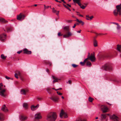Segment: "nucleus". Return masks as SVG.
<instances>
[{"instance_id":"f257e3e1","label":"nucleus","mask_w":121,"mask_h":121,"mask_svg":"<svg viewBox=\"0 0 121 121\" xmlns=\"http://www.w3.org/2000/svg\"><path fill=\"white\" fill-rule=\"evenodd\" d=\"M57 117L56 112H51L48 113L46 116V120L48 121H55Z\"/></svg>"},{"instance_id":"f03ea898","label":"nucleus","mask_w":121,"mask_h":121,"mask_svg":"<svg viewBox=\"0 0 121 121\" xmlns=\"http://www.w3.org/2000/svg\"><path fill=\"white\" fill-rule=\"evenodd\" d=\"M63 32L65 34L63 37L64 38L69 37L72 35V33L70 31L69 27L68 26H65L63 28Z\"/></svg>"},{"instance_id":"7ed1b4c3","label":"nucleus","mask_w":121,"mask_h":121,"mask_svg":"<svg viewBox=\"0 0 121 121\" xmlns=\"http://www.w3.org/2000/svg\"><path fill=\"white\" fill-rule=\"evenodd\" d=\"M117 9L114 11V14L115 16H117L118 14L121 15V3L119 5L116 6Z\"/></svg>"},{"instance_id":"20e7f679","label":"nucleus","mask_w":121,"mask_h":121,"mask_svg":"<svg viewBox=\"0 0 121 121\" xmlns=\"http://www.w3.org/2000/svg\"><path fill=\"white\" fill-rule=\"evenodd\" d=\"M103 69L105 70H111L112 69L111 64L110 63H107L102 67Z\"/></svg>"},{"instance_id":"39448f33","label":"nucleus","mask_w":121,"mask_h":121,"mask_svg":"<svg viewBox=\"0 0 121 121\" xmlns=\"http://www.w3.org/2000/svg\"><path fill=\"white\" fill-rule=\"evenodd\" d=\"M3 86V85L1 83L0 84V95L3 97H5L6 95L4 93L6 90L5 89H2V87Z\"/></svg>"},{"instance_id":"423d86ee","label":"nucleus","mask_w":121,"mask_h":121,"mask_svg":"<svg viewBox=\"0 0 121 121\" xmlns=\"http://www.w3.org/2000/svg\"><path fill=\"white\" fill-rule=\"evenodd\" d=\"M93 58L94 57L93 56H90V57H87V58L85 59L84 61L83 62H80V64L82 66H83L84 65L85 63L89 59H90L91 62H93L94 61Z\"/></svg>"},{"instance_id":"0eeeda50","label":"nucleus","mask_w":121,"mask_h":121,"mask_svg":"<svg viewBox=\"0 0 121 121\" xmlns=\"http://www.w3.org/2000/svg\"><path fill=\"white\" fill-rule=\"evenodd\" d=\"M74 2L76 3H77L78 4L80 7L82 9H84L85 8V7L87 5V4H85L86 5V6H84L82 5L81 6V4L80 3V1L81 0H73Z\"/></svg>"},{"instance_id":"6e6552de","label":"nucleus","mask_w":121,"mask_h":121,"mask_svg":"<svg viewBox=\"0 0 121 121\" xmlns=\"http://www.w3.org/2000/svg\"><path fill=\"white\" fill-rule=\"evenodd\" d=\"M49 98L55 102H58L59 99L58 97L56 96H52L51 97H50Z\"/></svg>"},{"instance_id":"1a4fd4ad","label":"nucleus","mask_w":121,"mask_h":121,"mask_svg":"<svg viewBox=\"0 0 121 121\" xmlns=\"http://www.w3.org/2000/svg\"><path fill=\"white\" fill-rule=\"evenodd\" d=\"M110 117L114 121H119V117L114 114L111 116Z\"/></svg>"},{"instance_id":"9d476101","label":"nucleus","mask_w":121,"mask_h":121,"mask_svg":"<svg viewBox=\"0 0 121 121\" xmlns=\"http://www.w3.org/2000/svg\"><path fill=\"white\" fill-rule=\"evenodd\" d=\"M101 109L103 112L105 113L108 111V108L104 105H102L100 107Z\"/></svg>"},{"instance_id":"9b49d317","label":"nucleus","mask_w":121,"mask_h":121,"mask_svg":"<svg viewBox=\"0 0 121 121\" xmlns=\"http://www.w3.org/2000/svg\"><path fill=\"white\" fill-rule=\"evenodd\" d=\"M60 116L61 118H62L64 116L65 118L67 117V116L66 113L64 112L63 110H62L60 114Z\"/></svg>"},{"instance_id":"f8f14e48","label":"nucleus","mask_w":121,"mask_h":121,"mask_svg":"<svg viewBox=\"0 0 121 121\" xmlns=\"http://www.w3.org/2000/svg\"><path fill=\"white\" fill-rule=\"evenodd\" d=\"M25 17L24 15L22 14L21 13H20L19 15H17V19L18 20H23L24 19Z\"/></svg>"},{"instance_id":"ddd939ff","label":"nucleus","mask_w":121,"mask_h":121,"mask_svg":"<svg viewBox=\"0 0 121 121\" xmlns=\"http://www.w3.org/2000/svg\"><path fill=\"white\" fill-rule=\"evenodd\" d=\"M6 35L4 33L0 35V40L2 41H4L6 39Z\"/></svg>"},{"instance_id":"4468645a","label":"nucleus","mask_w":121,"mask_h":121,"mask_svg":"<svg viewBox=\"0 0 121 121\" xmlns=\"http://www.w3.org/2000/svg\"><path fill=\"white\" fill-rule=\"evenodd\" d=\"M24 52V53L27 54H30L31 53V52L30 51H29L27 49L25 48L23 50Z\"/></svg>"},{"instance_id":"2eb2a0df","label":"nucleus","mask_w":121,"mask_h":121,"mask_svg":"<svg viewBox=\"0 0 121 121\" xmlns=\"http://www.w3.org/2000/svg\"><path fill=\"white\" fill-rule=\"evenodd\" d=\"M28 91L27 89H22L21 91V93L22 95H25Z\"/></svg>"},{"instance_id":"dca6fc26","label":"nucleus","mask_w":121,"mask_h":121,"mask_svg":"<svg viewBox=\"0 0 121 121\" xmlns=\"http://www.w3.org/2000/svg\"><path fill=\"white\" fill-rule=\"evenodd\" d=\"M39 105L37 104L36 106H34V105H32L31 107V110L32 111H34L36 109L39 107Z\"/></svg>"},{"instance_id":"f3484780","label":"nucleus","mask_w":121,"mask_h":121,"mask_svg":"<svg viewBox=\"0 0 121 121\" xmlns=\"http://www.w3.org/2000/svg\"><path fill=\"white\" fill-rule=\"evenodd\" d=\"M2 110L4 112H6L8 111V110L7 108L5 105H4L1 108Z\"/></svg>"},{"instance_id":"a211bd4d","label":"nucleus","mask_w":121,"mask_h":121,"mask_svg":"<svg viewBox=\"0 0 121 121\" xmlns=\"http://www.w3.org/2000/svg\"><path fill=\"white\" fill-rule=\"evenodd\" d=\"M35 117L36 119H39L41 118V117L39 113H37L35 115Z\"/></svg>"},{"instance_id":"6ab92c4d","label":"nucleus","mask_w":121,"mask_h":121,"mask_svg":"<svg viewBox=\"0 0 121 121\" xmlns=\"http://www.w3.org/2000/svg\"><path fill=\"white\" fill-rule=\"evenodd\" d=\"M46 90L48 92V93L49 94H51L52 93V89H51L50 88H47Z\"/></svg>"},{"instance_id":"aec40b11","label":"nucleus","mask_w":121,"mask_h":121,"mask_svg":"<svg viewBox=\"0 0 121 121\" xmlns=\"http://www.w3.org/2000/svg\"><path fill=\"white\" fill-rule=\"evenodd\" d=\"M0 21L3 23H6L8 21L3 18H0Z\"/></svg>"},{"instance_id":"412c9836","label":"nucleus","mask_w":121,"mask_h":121,"mask_svg":"<svg viewBox=\"0 0 121 121\" xmlns=\"http://www.w3.org/2000/svg\"><path fill=\"white\" fill-rule=\"evenodd\" d=\"M106 117V115L105 114H102L101 116V121H102L104 119H105Z\"/></svg>"},{"instance_id":"4be33fe9","label":"nucleus","mask_w":121,"mask_h":121,"mask_svg":"<svg viewBox=\"0 0 121 121\" xmlns=\"http://www.w3.org/2000/svg\"><path fill=\"white\" fill-rule=\"evenodd\" d=\"M97 41L95 39V38L94 37V39H93V43L95 47H96L97 46Z\"/></svg>"},{"instance_id":"5701e85b","label":"nucleus","mask_w":121,"mask_h":121,"mask_svg":"<svg viewBox=\"0 0 121 121\" xmlns=\"http://www.w3.org/2000/svg\"><path fill=\"white\" fill-rule=\"evenodd\" d=\"M4 120V116L3 114L0 113V121H3Z\"/></svg>"},{"instance_id":"b1692460","label":"nucleus","mask_w":121,"mask_h":121,"mask_svg":"<svg viewBox=\"0 0 121 121\" xmlns=\"http://www.w3.org/2000/svg\"><path fill=\"white\" fill-rule=\"evenodd\" d=\"M52 77L53 79H54L53 82V83L56 82H58V78H56L53 76H52Z\"/></svg>"},{"instance_id":"393cba45","label":"nucleus","mask_w":121,"mask_h":121,"mask_svg":"<svg viewBox=\"0 0 121 121\" xmlns=\"http://www.w3.org/2000/svg\"><path fill=\"white\" fill-rule=\"evenodd\" d=\"M93 56L94 57V58H93V59H94V61H93L92 62H95V55L94 54H91V56H90V53H88V57H90V56Z\"/></svg>"},{"instance_id":"a878e982","label":"nucleus","mask_w":121,"mask_h":121,"mask_svg":"<svg viewBox=\"0 0 121 121\" xmlns=\"http://www.w3.org/2000/svg\"><path fill=\"white\" fill-rule=\"evenodd\" d=\"M44 63L46 64H48L50 66H51L52 65V63L49 61L45 60L44 61Z\"/></svg>"},{"instance_id":"bb28decb","label":"nucleus","mask_w":121,"mask_h":121,"mask_svg":"<svg viewBox=\"0 0 121 121\" xmlns=\"http://www.w3.org/2000/svg\"><path fill=\"white\" fill-rule=\"evenodd\" d=\"M27 118L26 117L22 116L20 117V119L21 120H26Z\"/></svg>"},{"instance_id":"cd10ccee","label":"nucleus","mask_w":121,"mask_h":121,"mask_svg":"<svg viewBox=\"0 0 121 121\" xmlns=\"http://www.w3.org/2000/svg\"><path fill=\"white\" fill-rule=\"evenodd\" d=\"M86 65L87 66H89V67H90L91 66V62L89 61H87Z\"/></svg>"},{"instance_id":"c85d7f7f","label":"nucleus","mask_w":121,"mask_h":121,"mask_svg":"<svg viewBox=\"0 0 121 121\" xmlns=\"http://www.w3.org/2000/svg\"><path fill=\"white\" fill-rule=\"evenodd\" d=\"M7 57L6 56H4V55L3 54H2L1 56V58L3 60H5L6 59Z\"/></svg>"},{"instance_id":"c756f323","label":"nucleus","mask_w":121,"mask_h":121,"mask_svg":"<svg viewBox=\"0 0 121 121\" xmlns=\"http://www.w3.org/2000/svg\"><path fill=\"white\" fill-rule=\"evenodd\" d=\"M23 106L26 109L28 107V104L27 103H24L23 104Z\"/></svg>"},{"instance_id":"7c9ffc66","label":"nucleus","mask_w":121,"mask_h":121,"mask_svg":"<svg viewBox=\"0 0 121 121\" xmlns=\"http://www.w3.org/2000/svg\"><path fill=\"white\" fill-rule=\"evenodd\" d=\"M75 121H86L84 119H82L81 118H79L77 119Z\"/></svg>"},{"instance_id":"2f4dec72","label":"nucleus","mask_w":121,"mask_h":121,"mask_svg":"<svg viewBox=\"0 0 121 121\" xmlns=\"http://www.w3.org/2000/svg\"><path fill=\"white\" fill-rule=\"evenodd\" d=\"M93 99H94L93 98H91V97H89L88 99L89 101L91 102H92L93 100Z\"/></svg>"},{"instance_id":"473e14b6","label":"nucleus","mask_w":121,"mask_h":121,"mask_svg":"<svg viewBox=\"0 0 121 121\" xmlns=\"http://www.w3.org/2000/svg\"><path fill=\"white\" fill-rule=\"evenodd\" d=\"M7 31L8 32L12 30V29L11 28L8 27L7 28Z\"/></svg>"},{"instance_id":"72a5a7b5","label":"nucleus","mask_w":121,"mask_h":121,"mask_svg":"<svg viewBox=\"0 0 121 121\" xmlns=\"http://www.w3.org/2000/svg\"><path fill=\"white\" fill-rule=\"evenodd\" d=\"M72 67L74 68H76L78 66V65H77L76 64H73L72 65Z\"/></svg>"},{"instance_id":"f704fd0d","label":"nucleus","mask_w":121,"mask_h":121,"mask_svg":"<svg viewBox=\"0 0 121 121\" xmlns=\"http://www.w3.org/2000/svg\"><path fill=\"white\" fill-rule=\"evenodd\" d=\"M16 72V73H18V75L20 76V77H21V73L19 71H17Z\"/></svg>"},{"instance_id":"c9c22d12","label":"nucleus","mask_w":121,"mask_h":121,"mask_svg":"<svg viewBox=\"0 0 121 121\" xmlns=\"http://www.w3.org/2000/svg\"><path fill=\"white\" fill-rule=\"evenodd\" d=\"M114 23L115 24L117 25V29H119L120 28V26H119V25H118V23Z\"/></svg>"},{"instance_id":"e433bc0d","label":"nucleus","mask_w":121,"mask_h":121,"mask_svg":"<svg viewBox=\"0 0 121 121\" xmlns=\"http://www.w3.org/2000/svg\"><path fill=\"white\" fill-rule=\"evenodd\" d=\"M93 16H92L90 17L89 18H90V19L89 18H86V19L88 20H89L90 19L91 20L93 18Z\"/></svg>"},{"instance_id":"4c0bfd02","label":"nucleus","mask_w":121,"mask_h":121,"mask_svg":"<svg viewBox=\"0 0 121 121\" xmlns=\"http://www.w3.org/2000/svg\"><path fill=\"white\" fill-rule=\"evenodd\" d=\"M63 5L68 10H69V11H71V10L65 5L64 4H63Z\"/></svg>"},{"instance_id":"58836bf2","label":"nucleus","mask_w":121,"mask_h":121,"mask_svg":"<svg viewBox=\"0 0 121 121\" xmlns=\"http://www.w3.org/2000/svg\"><path fill=\"white\" fill-rule=\"evenodd\" d=\"M15 77L16 78H18V73H16L15 74Z\"/></svg>"},{"instance_id":"ea45409f","label":"nucleus","mask_w":121,"mask_h":121,"mask_svg":"<svg viewBox=\"0 0 121 121\" xmlns=\"http://www.w3.org/2000/svg\"><path fill=\"white\" fill-rule=\"evenodd\" d=\"M44 9H47L49 7V6H45V5H44Z\"/></svg>"},{"instance_id":"a19ab883","label":"nucleus","mask_w":121,"mask_h":121,"mask_svg":"<svg viewBox=\"0 0 121 121\" xmlns=\"http://www.w3.org/2000/svg\"><path fill=\"white\" fill-rule=\"evenodd\" d=\"M58 36H62V34H61L60 32H59L58 33Z\"/></svg>"},{"instance_id":"79ce46f5","label":"nucleus","mask_w":121,"mask_h":121,"mask_svg":"<svg viewBox=\"0 0 121 121\" xmlns=\"http://www.w3.org/2000/svg\"><path fill=\"white\" fill-rule=\"evenodd\" d=\"M57 93L58 95H62V93L59 92L58 91H57Z\"/></svg>"},{"instance_id":"37998d69","label":"nucleus","mask_w":121,"mask_h":121,"mask_svg":"<svg viewBox=\"0 0 121 121\" xmlns=\"http://www.w3.org/2000/svg\"><path fill=\"white\" fill-rule=\"evenodd\" d=\"M37 99L39 100H42V98H40L39 97L37 98Z\"/></svg>"},{"instance_id":"c03bdc74","label":"nucleus","mask_w":121,"mask_h":121,"mask_svg":"<svg viewBox=\"0 0 121 121\" xmlns=\"http://www.w3.org/2000/svg\"><path fill=\"white\" fill-rule=\"evenodd\" d=\"M5 78H6V79H8V80H9V79H10V78L9 77H8V76H5Z\"/></svg>"},{"instance_id":"a18cd8bd","label":"nucleus","mask_w":121,"mask_h":121,"mask_svg":"<svg viewBox=\"0 0 121 121\" xmlns=\"http://www.w3.org/2000/svg\"><path fill=\"white\" fill-rule=\"evenodd\" d=\"M22 52V51H20L17 52V53H18L19 54H20Z\"/></svg>"},{"instance_id":"49530a36","label":"nucleus","mask_w":121,"mask_h":121,"mask_svg":"<svg viewBox=\"0 0 121 121\" xmlns=\"http://www.w3.org/2000/svg\"><path fill=\"white\" fill-rule=\"evenodd\" d=\"M105 56L106 57H108L109 56L108 55V54H107L105 55Z\"/></svg>"},{"instance_id":"de8ad7c7","label":"nucleus","mask_w":121,"mask_h":121,"mask_svg":"<svg viewBox=\"0 0 121 121\" xmlns=\"http://www.w3.org/2000/svg\"><path fill=\"white\" fill-rule=\"evenodd\" d=\"M20 78L22 80V81H23L24 80V79L22 77H20Z\"/></svg>"},{"instance_id":"09e8293b","label":"nucleus","mask_w":121,"mask_h":121,"mask_svg":"<svg viewBox=\"0 0 121 121\" xmlns=\"http://www.w3.org/2000/svg\"><path fill=\"white\" fill-rule=\"evenodd\" d=\"M59 11H57L56 13V14L57 15H58L59 14Z\"/></svg>"},{"instance_id":"8fccbe9b","label":"nucleus","mask_w":121,"mask_h":121,"mask_svg":"<svg viewBox=\"0 0 121 121\" xmlns=\"http://www.w3.org/2000/svg\"><path fill=\"white\" fill-rule=\"evenodd\" d=\"M76 26V24H75L74 25V26L73 27V28H74Z\"/></svg>"},{"instance_id":"3c124183","label":"nucleus","mask_w":121,"mask_h":121,"mask_svg":"<svg viewBox=\"0 0 121 121\" xmlns=\"http://www.w3.org/2000/svg\"><path fill=\"white\" fill-rule=\"evenodd\" d=\"M57 11L56 10H54V11H52L53 12L56 13V12H57Z\"/></svg>"},{"instance_id":"603ef678","label":"nucleus","mask_w":121,"mask_h":121,"mask_svg":"<svg viewBox=\"0 0 121 121\" xmlns=\"http://www.w3.org/2000/svg\"><path fill=\"white\" fill-rule=\"evenodd\" d=\"M79 23L81 24V23H82V21L81 20L79 21L78 22Z\"/></svg>"},{"instance_id":"864d4df0","label":"nucleus","mask_w":121,"mask_h":121,"mask_svg":"<svg viewBox=\"0 0 121 121\" xmlns=\"http://www.w3.org/2000/svg\"><path fill=\"white\" fill-rule=\"evenodd\" d=\"M68 83L69 84H71V81L70 80H69L68 81Z\"/></svg>"},{"instance_id":"5fc2aeb1","label":"nucleus","mask_w":121,"mask_h":121,"mask_svg":"<svg viewBox=\"0 0 121 121\" xmlns=\"http://www.w3.org/2000/svg\"><path fill=\"white\" fill-rule=\"evenodd\" d=\"M67 21H68V22L69 23V22H71L72 21V20H68Z\"/></svg>"},{"instance_id":"6e6d98bb","label":"nucleus","mask_w":121,"mask_h":121,"mask_svg":"<svg viewBox=\"0 0 121 121\" xmlns=\"http://www.w3.org/2000/svg\"><path fill=\"white\" fill-rule=\"evenodd\" d=\"M46 71L48 73V72L49 71V70L48 69H47L46 70Z\"/></svg>"},{"instance_id":"4d7b16f0","label":"nucleus","mask_w":121,"mask_h":121,"mask_svg":"<svg viewBox=\"0 0 121 121\" xmlns=\"http://www.w3.org/2000/svg\"><path fill=\"white\" fill-rule=\"evenodd\" d=\"M86 17L89 18L90 17H89V16L88 15H87L86 16Z\"/></svg>"},{"instance_id":"13d9d810","label":"nucleus","mask_w":121,"mask_h":121,"mask_svg":"<svg viewBox=\"0 0 121 121\" xmlns=\"http://www.w3.org/2000/svg\"><path fill=\"white\" fill-rule=\"evenodd\" d=\"M62 2H63L64 3L66 4V2H65L64 0H61Z\"/></svg>"},{"instance_id":"bf43d9fd","label":"nucleus","mask_w":121,"mask_h":121,"mask_svg":"<svg viewBox=\"0 0 121 121\" xmlns=\"http://www.w3.org/2000/svg\"><path fill=\"white\" fill-rule=\"evenodd\" d=\"M76 21L78 22L79 20L77 18L76 19Z\"/></svg>"},{"instance_id":"052dcab7","label":"nucleus","mask_w":121,"mask_h":121,"mask_svg":"<svg viewBox=\"0 0 121 121\" xmlns=\"http://www.w3.org/2000/svg\"><path fill=\"white\" fill-rule=\"evenodd\" d=\"M67 4V5H68V6L69 7H71V6L70 5H69V4Z\"/></svg>"},{"instance_id":"680f3d73","label":"nucleus","mask_w":121,"mask_h":121,"mask_svg":"<svg viewBox=\"0 0 121 121\" xmlns=\"http://www.w3.org/2000/svg\"><path fill=\"white\" fill-rule=\"evenodd\" d=\"M82 25H83L84 24V22H82V23H81Z\"/></svg>"},{"instance_id":"e2e57ef3","label":"nucleus","mask_w":121,"mask_h":121,"mask_svg":"<svg viewBox=\"0 0 121 121\" xmlns=\"http://www.w3.org/2000/svg\"><path fill=\"white\" fill-rule=\"evenodd\" d=\"M81 30H80L77 31V32L79 33H80L81 32Z\"/></svg>"},{"instance_id":"0e129e2a","label":"nucleus","mask_w":121,"mask_h":121,"mask_svg":"<svg viewBox=\"0 0 121 121\" xmlns=\"http://www.w3.org/2000/svg\"><path fill=\"white\" fill-rule=\"evenodd\" d=\"M55 10V8H52V11H54V10Z\"/></svg>"},{"instance_id":"69168bd1","label":"nucleus","mask_w":121,"mask_h":121,"mask_svg":"<svg viewBox=\"0 0 121 121\" xmlns=\"http://www.w3.org/2000/svg\"><path fill=\"white\" fill-rule=\"evenodd\" d=\"M104 35L103 34H99V35Z\"/></svg>"},{"instance_id":"338daca9","label":"nucleus","mask_w":121,"mask_h":121,"mask_svg":"<svg viewBox=\"0 0 121 121\" xmlns=\"http://www.w3.org/2000/svg\"><path fill=\"white\" fill-rule=\"evenodd\" d=\"M79 15L80 16H81V17H83V16L82 15Z\"/></svg>"},{"instance_id":"774afa93","label":"nucleus","mask_w":121,"mask_h":121,"mask_svg":"<svg viewBox=\"0 0 121 121\" xmlns=\"http://www.w3.org/2000/svg\"><path fill=\"white\" fill-rule=\"evenodd\" d=\"M95 34H96L97 35H99V34H98L97 33H95Z\"/></svg>"}]
</instances>
